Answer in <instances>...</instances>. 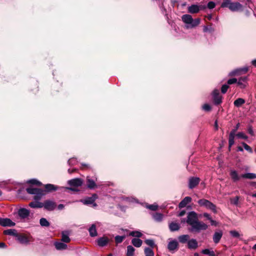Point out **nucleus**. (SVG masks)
<instances>
[{
	"label": "nucleus",
	"mask_w": 256,
	"mask_h": 256,
	"mask_svg": "<svg viewBox=\"0 0 256 256\" xmlns=\"http://www.w3.org/2000/svg\"><path fill=\"white\" fill-rule=\"evenodd\" d=\"M144 242L146 244L150 246L152 248H153L154 246V242L152 240L148 239L146 240Z\"/></svg>",
	"instance_id": "47"
},
{
	"label": "nucleus",
	"mask_w": 256,
	"mask_h": 256,
	"mask_svg": "<svg viewBox=\"0 0 256 256\" xmlns=\"http://www.w3.org/2000/svg\"><path fill=\"white\" fill-rule=\"evenodd\" d=\"M252 64L255 67H256V59L255 60H253L252 61Z\"/></svg>",
	"instance_id": "64"
},
{
	"label": "nucleus",
	"mask_w": 256,
	"mask_h": 256,
	"mask_svg": "<svg viewBox=\"0 0 256 256\" xmlns=\"http://www.w3.org/2000/svg\"><path fill=\"white\" fill-rule=\"evenodd\" d=\"M240 127V123L236 124L234 128L232 129L230 133L228 136V150L230 151L231 147L234 143V136Z\"/></svg>",
	"instance_id": "7"
},
{
	"label": "nucleus",
	"mask_w": 256,
	"mask_h": 256,
	"mask_svg": "<svg viewBox=\"0 0 256 256\" xmlns=\"http://www.w3.org/2000/svg\"><path fill=\"white\" fill-rule=\"evenodd\" d=\"M17 240L22 244H28L30 241V237L24 234H18Z\"/></svg>",
	"instance_id": "15"
},
{
	"label": "nucleus",
	"mask_w": 256,
	"mask_h": 256,
	"mask_svg": "<svg viewBox=\"0 0 256 256\" xmlns=\"http://www.w3.org/2000/svg\"><path fill=\"white\" fill-rule=\"evenodd\" d=\"M76 170H78L77 169H76V168H72V169H70V168H69L68 170V172L70 173V174H71V173H72L74 172Z\"/></svg>",
	"instance_id": "61"
},
{
	"label": "nucleus",
	"mask_w": 256,
	"mask_h": 256,
	"mask_svg": "<svg viewBox=\"0 0 256 256\" xmlns=\"http://www.w3.org/2000/svg\"><path fill=\"white\" fill-rule=\"evenodd\" d=\"M200 179L198 177H190L188 180V188L192 189L195 188L200 182Z\"/></svg>",
	"instance_id": "14"
},
{
	"label": "nucleus",
	"mask_w": 256,
	"mask_h": 256,
	"mask_svg": "<svg viewBox=\"0 0 256 256\" xmlns=\"http://www.w3.org/2000/svg\"><path fill=\"white\" fill-rule=\"evenodd\" d=\"M205 8V6L202 5L192 4L188 8V10L189 13L196 14L198 13L200 10L204 9Z\"/></svg>",
	"instance_id": "10"
},
{
	"label": "nucleus",
	"mask_w": 256,
	"mask_h": 256,
	"mask_svg": "<svg viewBox=\"0 0 256 256\" xmlns=\"http://www.w3.org/2000/svg\"><path fill=\"white\" fill-rule=\"evenodd\" d=\"M135 248L130 245L127 246L126 255V256H134V254Z\"/></svg>",
	"instance_id": "33"
},
{
	"label": "nucleus",
	"mask_w": 256,
	"mask_h": 256,
	"mask_svg": "<svg viewBox=\"0 0 256 256\" xmlns=\"http://www.w3.org/2000/svg\"><path fill=\"white\" fill-rule=\"evenodd\" d=\"M236 136L238 138H242L243 140H247L248 138V136L246 135L243 132H238L237 134H236Z\"/></svg>",
	"instance_id": "46"
},
{
	"label": "nucleus",
	"mask_w": 256,
	"mask_h": 256,
	"mask_svg": "<svg viewBox=\"0 0 256 256\" xmlns=\"http://www.w3.org/2000/svg\"><path fill=\"white\" fill-rule=\"evenodd\" d=\"M237 79L236 78H230V79H229L228 82H227V83L228 84H235L236 82H237Z\"/></svg>",
	"instance_id": "56"
},
{
	"label": "nucleus",
	"mask_w": 256,
	"mask_h": 256,
	"mask_svg": "<svg viewBox=\"0 0 256 256\" xmlns=\"http://www.w3.org/2000/svg\"><path fill=\"white\" fill-rule=\"evenodd\" d=\"M202 110L204 111H210L211 110V106L208 104H205L202 106Z\"/></svg>",
	"instance_id": "54"
},
{
	"label": "nucleus",
	"mask_w": 256,
	"mask_h": 256,
	"mask_svg": "<svg viewBox=\"0 0 256 256\" xmlns=\"http://www.w3.org/2000/svg\"><path fill=\"white\" fill-rule=\"evenodd\" d=\"M146 208L152 210H156L158 208V206L156 204H149L146 206Z\"/></svg>",
	"instance_id": "50"
},
{
	"label": "nucleus",
	"mask_w": 256,
	"mask_h": 256,
	"mask_svg": "<svg viewBox=\"0 0 256 256\" xmlns=\"http://www.w3.org/2000/svg\"><path fill=\"white\" fill-rule=\"evenodd\" d=\"M145 256H154V252L152 248H146L144 250Z\"/></svg>",
	"instance_id": "36"
},
{
	"label": "nucleus",
	"mask_w": 256,
	"mask_h": 256,
	"mask_svg": "<svg viewBox=\"0 0 256 256\" xmlns=\"http://www.w3.org/2000/svg\"><path fill=\"white\" fill-rule=\"evenodd\" d=\"M96 242L98 246L103 247L107 245L109 242V239L106 236H102L98 238Z\"/></svg>",
	"instance_id": "18"
},
{
	"label": "nucleus",
	"mask_w": 256,
	"mask_h": 256,
	"mask_svg": "<svg viewBox=\"0 0 256 256\" xmlns=\"http://www.w3.org/2000/svg\"><path fill=\"white\" fill-rule=\"evenodd\" d=\"M186 214V211L184 210H182L178 214V216H182Z\"/></svg>",
	"instance_id": "62"
},
{
	"label": "nucleus",
	"mask_w": 256,
	"mask_h": 256,
	"mask_svg": "<svg viewBox=\"0 0 256 256\" xmlns=\"http://www.w3.org/2000/svg\"><path fill=\"white\" fill-rule=\"evenodd\" d=\"M212 96L215 104H220L222 102V96L220 94L218 89H214L212 92Z\"/></svg>",
	"instance_id": "8"
},
{
	"label": "nucleus",
	"mask_w": 256,
	"mask_h": 256,
	"mask_svg": "<svg viewBox=\"0 0 256 256\" xmlns=\"http://www.w3.org/2000/svg\"><path fill=\"white\" fill-rule=\"evenodd\" d=\"M239 196H236L234 198H231L230 199V203L234 205L238 206V204Z\"/></svg>",
	"instance_id": "44"
},
{
	"label": "nucleus",
	"mask_w": 256,
	"mask_h": 256,
	"mask_svg": "<svg viewBox=\"0 0 256 256\" xmlns=\"http://www.w3.org/2000/svg\"><path fill=\"white\" fill-rule=\"evenodd\" d=\"M240 70L238 68L236 69L232 72H230L228 76H237L240 74Z\"/></svg>",
	"instance_id": "49"
},
{
	"label": "nucleus",
	"mask_w": 256,
	"mask_h": 256,
	"mask_svg": "<svg viewBox=\"0 0 256 256\" xmlns=\"http://www.w3.org/2000/svg\"><path fill=\"white\" fill-rule=\"evenodd\" d=\"M229 86L228 84H223L221 88V92L222 94H225Z\"/></svg>",
	"instance_id": "52"
},
{
	"label": "nucleus",
	"mask_w": 256,
	"mask_h": 256,
	"mask_svg": "<svg viewBox=\"0 0 256 256\" xmlns=\"http://www.w3.org/2000/svg\"><path fill=\"white\" fill-rule=\"evenodd\" d=\"M142 234L140 231H132L129 234V236L136 238H140L142 236Z\"/></svg>",
	"instance_id": "38"
},
{
	"label": "nucleus",
	"mask_w": 256,
	"mask_h": 256,
	"mask_svg": "<svg viewBox=\"0 0 256 256\" xmlns=\"http://www.w3.org/2000/svg\"><path fill=\"white\" fill-rule=\"evenodd\" d=\"M189 238L190 236L188 234L181 235L178 237L179 242L182 244H184L186 242H188L189 240Z\"/></svg>",
	"instance_id": "28"
},
{
	"label": "nucleus",
	"mask_w": 256,
	"mask_h": 256,
	"mask_svg": "<svg viewBox=\"0 0 256 256\" xmlns=\"http://www.w3.org/2000/svg\"><path fill=\"white\" fill-rule=\"evenodd\" d=\"M223 233L220 230L216 232L213 236V240L215 244H218L222 238Z\"/></svg>",
	"instance_id": "19"
},
{
	"label": "nucleus",
	"mask_w": 256,
	"mask_h": 256,
	"mask_svg": "<svg viewBox=\"0 0 256 256\" xmlns=\"http://www.w3.org/2000/svg\"><path fill=\"white\" fill-rule=\"evenodd\" d=\"M168 248L170 252L174 251L178 249V242L176 240L168 239Z\"/></svg>",
	"instance_id": "11"
},
{
	"label": "nucleus",
	"mask_w": 256,
	"mask_h": 256,
	"mask_svg": "<svg viewBox=\"0 0 256 256\" xmlns=\"http://www.w3.org/2000/svg\"><path fill=\"white\" fill-rule=\"evenodd\" d=\"M203 31L205 32H208L212 33L214 31V29L211 26H204Z\"/></svg>",
	"instance_id": "41"
},
{
	"label": "nucleus",
	"mask_w": 256,
	"mask_h": 256,
	"mask_svg": "<svg viewBox=\"0 0 256 256\" xmlns=\"http://www.w3.org/2000/svg\"><path fill=\"white\" fill-rule=\"evenodd\" d=\"M242 178L252 180L256 178V174L254 173L248 172L241 175Z\"/></svg>",
	"instance_id": "29"
},
{
	"label": "nucleus",
	"mask_w": 256,
	"mask_h": 256,
	"mask_svg": "<svg viewBox=\"0 0 256 256\" xmlns=\"http://www.w3.org/2000/svg\"><path fill=\"white\" fill-rule=\"evenodd\" d=\"M88 232L90 235L92 237H94L97 236L98 232L96 229V226L95 224H92L91 226L88 228Z\"/></svg>",
	"instance_id": "26"
},
{
	"label": "nucleus",
	"mask_w": 256,
	"mask_h": 256,
	"mask_svg": "<svg viewBox=\"0 0 256 256\" xmlns=\"http://www.w3.org/2000/svg\"><path fill=\"white\" fill-rule=\"evenodd\" d=\"M169 229L170 232L178 231L180 228V224L176 222H171L168 224Z\"/></svg>",
	"instance_id": "20"
},
{
	"label": "nucleus",
	"mask_w": 256,
	"mask_h": 256,
	"mask_svg": "<svg viewBox=\"0 0 256 256\" xmlns=\"http://www.w3.org/2000/svg\"><path fill=\"white\" fill-rule=\"evenodd\" d=\"M202 253L204 254H208L210 256H215V254L214 251L210 250L208 249H204L202 250Z\"/></svg>",
	"instance_id": "42"
},
{
	"label": "nucleus",
	"mask_w": 256,
	"mask_h": 256,
	"mask_svg": "<svg viewBox=\"0 0 256 256\" xmlns=\"http://www.w3.org/2000/svg\"><path fill=\"white\" fill-rule=\"evenodd\" d=\"M98 198V195L94 194L91 196H87L81 200V202L85 205L95 208L98 206L97 204L95 202V200Z\"/></svg>",
	"instance_id": "4"
},
{
	"label": "nucleus",
	"mask_w": 256,
	"mask_h": 256,
	"mask_svg": "<svg viewBox=\"0 0 256 256\" xmlns=\"http://www.w3.org/2000/svg\"><path fill=\"white\" fill-rule=\"evenodd\" d=\"M54 246L58 250H64L67 248V244L64 242H54Z\"/></svg>",
	"instance_id": "25"
},
{
	"label": "nucleus",
	"mask_w": 256,
	"mask_h": 256,
	"mask_svg": "<svg viewBox=\"0 0 256 256\" xmlns=\"http://www.w3.org/2000/svg\"><path fill=\"white\" fill-rule=\"evenodd\" d=\"M230 175L234 182H236L238 181L242 178L241 176L238 174V172L234 170H230Z\"/></svg>",
	"instance_id": "17"
},
{
	"label": "nucleus",
	"mask_w": 256,
	"mask_h": 256,
	"mask_svg": "<svg viewBox=\"0 0 256 256\" xmlns=\"http://www.w3.org/2000/svg\"><path fill=\"white\" fill-rule=\"evenodd\" d=\"M42 204L44 209L49 211L53 210L56 207V203L50 200L44 201V202L42 203Z\"/></svg>",
	"instance_id": "9"
},
{
	"label": "nucleus",
	"mask_w": 256,
	"mask_h": 256,
	"mask_svg": "<svg viewBox=\"0 0 256 256\" xmlns=\"http://www.w3.org/2000/svg\"><path fill=\"white\" fill-rule=\"evenodd\" d=\"M18 215L22 219L27 218L30 214V210L25 208H20L18 210Z\"/></svg>",
	"instance_id": "16"
},
{
	"label": "nucleus",
	"mask_w": 256,
	"mask_h": 256,
	"mask_svg": "<svg viewBox=\"0 0 256 256\" xmlns=\"http://www.w3.org/2000/svg\"><path fill=\"white\" fill-rule=\"evenodd\" d=\"M27 182L28 184H35V185H37V186H41L42 184L40 182L38 181V180H36V179H32V180H28Z\"/></svg>",
	"instance_id": "45"
},
{
	"label": "nucleus",
	"mask_w": 256,
	"mask_h": 256,
	"mask_svg": "<svg viewBox=\"0 0 256 256\" xmlns=\"http://www.w3.org/2000/svg\"><path fill=\"white\" fill-rule=\"evenodd\" d=\"M215 3L213 2H208L207 6L210 9H212L215 7Z\"/></svg>",
	"instance_id": "57"
},
{
	"label": "nucleus",
	"mask_w": 256,
	"mask_h": 256,
	"mask_svg": "<svg viewBox=\"0 0 256 256\" xmlns=\"http://www.w3.org/2000/svg\"><path fill=\"white\" fill-rule=\"evenodd\" d=\"M62 242H65V243H68L70 242V239L69 238V232L68 231H63L62 232Z\"/></svg>",
	"instance_id": "24"
},
{
	"label": "nucleus",
	"mask_w": 256,
	"mask_h": 256,
	"mask_svg": "<svg viewBox=\"0 0 256 256\" xmlns=\"http://www.w3.org/2000/svg\"><path fill=\"white\" fill-rule=\"evenodd\" d=\"M242 144L244 148L250 153L252 152V148L248 146L244 142H242Z\"/></svg>",
	"instance_id": "48"
},
{
	"label": "nucleus",
	"mask_w": 256,
	"mask_h": 256,
	"mask_svg": "<svg viewBox=\"0 0 256 256\" xmlns=\"http://www.w3.org/2000/svg\"><path fill=\"white\" fill-rule=\"evenodd\" d=\"M192 198L190 196L185 197L178 204V207L180 208H182L186 206L187 204L192 202Z\"/></svg>",
	"instance_id": "21"
},
{
	"label": "nucleus",
	"mask_w": 256,
	"mask_h": 256,
	"mask_svg": "<svg viewBox=\"0 0 256 256\" xmlns=\"http://www.w3.org/2000/svg\"><path fill=\"white\" fill-rule=\"evenodd\" d=\"M204 217L206 218L209 220H211L212 217L210 215L206 212H205L203 214Z\"/></svg>",
	"instance_id": "59"
},
{
	"label": "nucleus",
	"mask_w": 256,
	"mask_h": 256,
	"mask_svg": "<svg viewBox=\"0 0 256 256\" xmlns=\"http://www.w3.org/2000/svg\"><path fill=\"white\" fill-rule=\"evenodd\" d=\"M245 102L244 99L238 98L234 102V105L236 107H240Z\"/></svg>",
	"instance_id": "35"
},
{
	"label": "nucleus",
	"mask_w": 256,
	"mask_h": 256,
	"mask_svg": "<svg viewBox=\"0 0 256 256\" xmlns=\"http://www.w3.org/2000/svg\"><path fill=\"white\" fill-rule=\"evenodd\" d=\"M230 234L234 238H238L240 236L239 232L236 230H231L230 232Z\"/></svg>",
	"instance_id": "51"
},
{
	"label": "nucleus",
	"mask_w": 256,
	"mask_h": 256,
	"mask_svg": "<svg viewBox=\"0 0 256 256\" xmlns=\"http://www.w3.org/2000/svg\"><path fill=\"white\" fill-rule=\"evenodd\" d=\"M232 2L230 0H223V2L221 4V7L224 8H228L230 9V5Z\"/></svg>",
	"instance_id": "37"
},
{
	"label": "nucleus",
	"mask_w": 256,
	"mask_h": 256,
	"mask_svg": "<svg viewBox=\"0 0 256 256\" xmlns=\"http://www.w3.org/2000/svg\"><path fill=\"white\" fill-rule=\"evenodd\" d=\"M248 132L252 136H254V132L253 130L252 126L251 125H249L248 126L247 128Z\"/></svg>",
	"instance_id": "53"
},
{
	"label": "nucleus",
	"mask_w": 256,
	"mask_h": 256,
	"mask_svg": "<svg viewBox=\"0 0 256 256\" xmlns=\"http://www.w3.org/2000/svg\"><path fill=\"white\" fill-rule=\"evenodd\" d=\"M182 21L184 23L187 29L192 28L200 24V19L197 18L193 19L192 16L188 14H185L182 16Z\"/></svg>",
	"instance_id": "2"
},
{
	"label": "nucleus",
	"mask_w": 256,
	"mask_h": 256,
	"mask_svg": "<svg viewBox=\"0 0 256 256\" xmlns=\"http://www.w3.org/2000/svg\"><path fill=\"white\" fill-rule=\"evenodd\" d=\"M87 186L90 189H94L97 187L94 180L89 178L87 179Z\"/></svg>",
	"instance_id": "31"
},
{
	"label": "nucleus",
	"mask_w": 256,
	"mask_h": 256,
	"mask_svg": "<svg viewBox=\"0 0 256 256\" xmlns=\"http://www.w3.org/2000/svg\"><path fill=\"white\" fill-rule=\"evenodd\" d=\"M186 222L191 226L192 232H199L206 230L208 228L206 224L198 220V214L194 211L188 212Z\"/></svg>",
	"instance_id": "1"
},
{
	"label": "nucleus",
	"mask_w": 256,
	"mask_h": 256,
	"mask_svg": "<svg viewBox=\"0 0 256 256\" xmlns=\"http://www.w3.org/2000/svg\"><path fill=\"white\" fill-rule=\"evenodd\" d=\"M68 163L70 165L74 166L78 163V162L75 158H72L68 160Z\"/></svg>",
	"instance_id": "55"
},
{
	"label": "nucleus",
	"mask_w": 256,
	"mask_h": 256,
	"mask_svg": "<svg viewBox=\"0 0 256 256\" xmlns=\"http://www.w3.org/2000/svg\"><path fill=\"white\" fill-rule=\"evenodd\" d=\"M40 224L42 226H50V222L45 218H40Z\"/></svg>",
	"instance_id": "40"
},
{
	"label": "nucleus",
	"mask_w": 256,
	"mask_h": 256,
	"mask_svg": "<svg viewBox=\"0 0 256 256\" xmlns=\"http://www.w3.org/2000/svg\"><path fill=\"white\" fill-rule=\"evenodd\" d=\"M198 203L200 206L205 207L212 210L214 213H216L217 212L216 205L208 200L200 199L198 200Z\"/></svg>",
	"instance_id": "5"
},
{
	"label": "nucleus",
	"mask_w": 256,
	"mask_h": 256,
	"mask_svg": "<svg viewBox=\"0 0 256 256\" xmlns=\"http://www.w3.org/2000/svg\"><path fill=\"white\" fill-rule=\"evenodd\" d=\"M248 80L247 76H242L238 78L237 80V84L238 86L242 88H244L246 86V84Z\"/></svg>",
	"instance_id": "23"
},
{
	"label": "nucleus",
	"mask_w": 256,
	"mask_h": 256,
	"mask_svg": "<svg viewBox=\"0 0 256 256\" xmlns=\"http://www.w3.org/2000/svg\"><path fill=\"white\" fill-rule=\"evenodd\" d=\"M4 234L6 235L13 236H16L18 235L16 230L14 229H8L5 230L4 232Z\"/></svg>",
	"instance_id": "34"
},
{
	"label": "nucleus",
	"mask_w": 256,
	"mask_h": 256,
	"mask_svg": "<svg viewBox=\"0 0 256 256\" xmlns=\"http://www.w3.org/2000/svg\"><path fill=\"white\" fill-rule=\"evenodd\" d=\"M6 247V245L4 242H0V248H4Z\"/></svg>",
	"instance_id": "63"
},
{
	"label": "nucleus",
	"mask_w": 256,
	"mask_h": 256,
	"mask_svg": "<svg viewBox=\"0 0 256 256\" xmlns=\"http://www.w3.org/2000/svg\"><path fill=\"white\" fill-rule=\"evenodd\" d=\"M163 214L160 213H156L153 215L154 219L157 222H160L162 220Z\"/></svg>",
	"instance_id": "39"
},
{
	"label": "nucleus",
	"mask_w": 256,
	"mask_h": 256,
	"mask_svg": "<svg viewBox=\"0 0 256 256\" xmlns=\"http://www.w3.org/2000/svg\"><path fill=\"white\" fill-rule=\"evenodd\" d=\"M188 247L190 250H195L198 247V244L196 240L192 238L188 242Z\"/></svg>",
	"instance_id": "22"
},
{
	"label": "nucleus",
	"mask_w": 256,
	"mask_h": 256,
	"mask_svg": "<svg viewBox=\"0 0 256 256\" xmlns=\"http://www.w3.org/2000/svg\"><path fill=\"white\" fill-rule=\"evenodd\" d=\"M27 192L30 194H34V199L36 200H40L44 194V191L40 188L30 187L26 189Z\"/></svg>",
	"instance_id": "3"
},
{
	"label": "nucleus",
	"mask_w": 256,
	"mask_h": 256,
	"mask_svg": "<svg viewBox=\"0 0 256 256\" xmlns=\"http://www.w3.org/2000/svg\"><path fill=\"white\" fill-rule=\"evenodd\" d=\"M238 69L240 70V74H241L242 72L244 73H246L248 71V66H244V68H240Z\"/></svg>",
	"instance_id": "58"
},
{
	"label": "nucleus",
	"mask_w": 256,
	"mask_h": 256,
	"mask_svg": "<svg viewBox=\"0 0 256 256\" xmlns=\"http://www.w3.org/2000/svg\"><path fill=\"white\" fill-rule=\"evenodd\" d=\"M42 203L38 201L32 202L30 203L29 206L32 208H42L43 207Z\"/></svg>",
	"instance_id": "32"
},
{
	"label": "nucleus",
	"mask_w": 256,
	"mask_h": 256,
	"mask_svg": "<svg viewBox=\"0 0 256 256\" xmlns=\"http://www.w3.org/2000/svg\"><path fill=\"white\" fill-rule=\"evenodd\" d=\"M44 188L47 192H52L56 191L58 189V187L52 184H46L44 186Z\"/></svg>",
	"instance_id": "27"
},
{
	"label": "nucleus",
	"mask_w": 256,
	"mask_h": 256,
	"mask_svg": "<svg viewBox=\"0 0 256 256\" xmlns=\"http://www.w3.org/2000/svg\"><path fill=\"white\" fill-rule=\"evenodd\" d=\"M16 224L8 218H0V225L2 226H13Z\"/></svg>",
	"instance_id": "12"
},
{
	"label": "nucleus",
	"mask_w": 256,
	"mask_h": 256,
	"mask_svg": "<svg viewBox=\"0 0 256 256\" xmlns=\"http://www.w3.org/2000/svg\"><path fill=\"white\" fill-rule=\"evenodd\" d=\"M126 238L125 236H115V241L117 244L121 243L123 240Z\"/></svg>",
	"instance_id": "43"
},
{
	"label": "nucleus",
	"mask_w": 256,
	"mask_h": 256,
	"mask_svg": "<svg viewBox=\"0 0 256 256\" xmlns=\"http://www.w3.org/2000/svg\"><path fill=\"white\" fill-rule=\"evenodd\" d=\"M230 10L232 12L242 11L244 10L243 6L238 2H232L230 5Z\"/></svg>",
	"instance_id": "13"
},
{
	"label": "nucleus",
	"mask_w": 256,
	"mask_h": 256,
	"mask_svg": "<svg viewBox=\"0 0 256 256\" xmlns=\"http://www.w3.org/2000/svg\"><path fill=\"white\" fill-rule=\"evenodd\" d=\"M68 184L70 186L68 187H65L64 188L66 190H70L74 192L79 191V188L80 186V179L78 178L72 179L70 180L68 182Z\"/></svg>",
	"instance_id": "6"
},
{
	"label": "nucleus",
	"mask_w": 256,
	"mask_h": 256,
	"mask_svg": "<svg viewBox=\"0 0 256 256\" xmlns=\"http://www.w3.org/2000/svg\"><path fill=\"white\" fill-rule=\"evenodd\" d=\"M210 221V224H211L212 226H216L217 225V222L216 220H213L212 218Z\"/></svg>",
	"instance_id": "60"
},
{
	"label": "nucleus",
	"mask_w": 256,
	"mask_h": 256,
	"mask_svg": "<svg viewBox=\"0 0 256 256\" xmlns=\"http://www.w3.org/2000/svg\"><path fill=\"white\" fill-rule=\"evenodd\" d=\"M132 244L136 248H140L141 246L142 241L140 238H134L132 240Z\"/></svg>",
	"instance_id": "30"
}]
</instances>
